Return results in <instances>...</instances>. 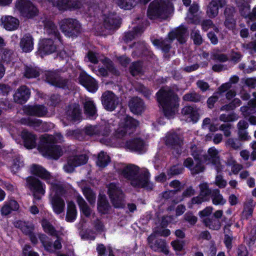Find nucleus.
<instances>
[{
    "label": "nucleus",
    "instance_id": "nucleus-52",
    "mask_svg": "<svg viewBox=\"0 0 256 256\" xmlns=\"http://www.w3.org/2000/svg\"><path fill=\"white\" fill-rule=\"evenodd\" d=\"M70 0H48L53 6L57 7L59 10L66 9Z\"/></svg>",
    "mask_w": 256,
    "mask_h": 256
},
{
    "label": "nucleus",
    "instance_id": "nucleus-56",
    "mask_svg": "<svg viewBox=\"0 0 256 256\" xmlns=\"http://www.w3.org/2000/svg\"><path fill=\"white\" fill-rule=\"evenodd\" d=\"M238 118V116L235 113H232L229 114H222L219 117L220 121L224 122H234Z\"/></svg>",
    "mask_w": 256,
    "mask_h": 256
},
{
    "label": "nucleus",
    "instance_id": "nucleus-43",
    "mask_svg": "<svg viewBox=\"0 0 256 256\" xmlns=\"http://www.w3.org/2000/svg\"><path fill=\"white\" fill-rule=\"evenodd\" d=\"M203 223L206 226L214 230H218L220 228L221 224L219 220L214 218H206L203 220Z\"/></svg>",
    "mask_w": 256,
    "mask_h": 256
},
{
    "label": "nucleus",
    "instance_id": "nucleus-48",
    "mask_svg": "<svg viewBox=\"0 0 256 256\" xmlns=\"http://www.w3.org/2000/svg\"><path fill=\"white\" fill-rule=\"evenodd\" d=\"M110 162V158L104 152H101L98 155L96 161L97 165L101 168L106 167Z\"/></svg>",
    "mask_w": 256,
    "mask_h": 256
},
{
    "label": "nucleus",
    "instance_id": "nucleus-10",
    "mask_svg": "<svg viewBox=\"0 0 256 256\" xmlns=\"http://www.w3.org/2000/svg\"><path fill=\"white\" fill-rule=\"evenodd\" d=\"M45 77L46 81L52 86L64 89L69 88V80L62 77L56 71L46 72Z\"/></svg>",
    "mask_w": 256,
    "mask_h": 256
},
{
    "label": "nucleus",
    "instance_id": "nucleus-55",
    "mask_svg": "<svg viewBox=\"0 0 256 256\" xmlns=\"http://www.w3.org/2000/svg\"><path fill=\"white\" fill-rule=\"evenodd\" d=\"M184 170V168L181 165H174L170 167L168 170L167 174L168 176H172L178 175L181 174Z\"/></svg>",
    "mask_w": 256,
    "mask_h": 256
},
{
    "label": "nucleus",
    "instance_id": "nucleus-33",
    "mask_svg": "<svg viewBox=\"0 0 256 256\" xmlns=\"http://www.w3.org/2000/svg\"><path fill=\"white\" fill-rule=\"evenodd\" d=\"M120 124L128 131V134H130L136 130L138 122L132 117L126 116L122 120Z\"/></svg>",
    "mask_w": 256,
    "mask_h": 256
},
{
    "label": "nucleus",
    "instance_id": "nucleus-59",
    "mask_svg": "<svg viewBox=\"0 0 256 256\" xmlns=\"http://www.w3.org/2000/svg\"><path fill=\"white\" fill-rule=\"evenodd\" d=\"M13 52L12 50L4 48L2 51V58L4 62H9L12 60Z\"/></svg>",
    "mask_w": 256,
    "mask_h": 256
},
{
    "label": "nucleus",
    "instance_id": "nucleus-45",
    "mask_svg": "<svg viewBox=\"0 0 256 256\" xmlns=\"http://www.w3.org/2000/svg\"><path fill=\"white\" fill-rule=\"evenodd\" d=\"M40 72L36 67L31 66H26L24 67V76L28 78H34L38 76Z\"/></svg>",
    "mask_w": 256,
    "mask_h": 256
},
{
    "label": "nucleus",
    "instance_id": "nucleus-47",
    "mask_svg": "<svg viewBox=\"0 0 256 256\" xmlns=\"http://www.w3.org/2000/svg\"><path fill=\"white\" fill-rule=\"evenodd\" d=\"M42 225L44 232L52 236H56L57 238V232L54 226L46 219H43L42 221Z\"/></svg>",
    "mask_w": 256,
    "mask_h": 256
},
{
    "label": "nucleus",
    "instance_id": "nucleus-28",
    "mask_svg": "<svg viewBox=\"0 0 256 256\" xmlns=\"http://www.w3.org/2000/svg\"><path fill=\"white\" fill-rule=\"evenodd\" d=\"M145 144L144 141L140 138H136L128 140L126 142V148L136 152H142L144 150Z\"/></svg>",
    "mask_w": 256,
    "mask_h": 256
},
{
    "label": "nucleus",
    "instance_id": "nucleus-54",
    "mask_svg": "<svg viewBox=\"0 0 256 256\" xmlns=\"http://www.w3.org/2000/svg\"><path fill=\"white\" fill-rule=\"evenodd\" d=\"M104 64L107 70L112 74L118 76L119 72L116 69L112 60L108 58H105L104 60Z\"/></svg>",
    "mask_w": 256,
    "mask_h": 256
},
{
    "label": "nucleus",
    "instance_id": "nucleus-44",
    "mask_svg": "<svg viewBox=\"0 0 256 256\" xmlns=\"http://www.w3.org/2000/svg\"><path fill=\"white\" fill-rule=\"evenodd\" d=\"M210 198L212 204L214 205H224L226 202V200L220 194V191L218 189H214V192Z\"/></svg>",
    "mask_w": 256,
    "mask_h": 256
},
{
    "label": "nucleus",
    "instance_id": "nucleus-53",
    "mask_svg": "<svg viewBox=\"0 0 256 256\" xmlns=\"http://www.w3.org/2000/svg\"><path fill=\"white\" fill-rule=\"evenodd\" d=\"M70 158L72 160L76 166H78L82 164H85L88 161V157L84 154L80 156H71Z\"/></svg>",
    "mask_w": 256,
    "mask_h": 256
},
{
    "label": "nucleus",
    "instance_id": "nucleus-16",
    "mask_svg": "<svg viewBox=\"0 0 256 256\" xmlns=\"http://www.w3.org/2000/svg\"><path fill=\"white\" fill-rule=\"evenodd\" d=\"M38 238L42 243L44 250L50 253H55L56 250H60L62 245L58 237L52 244L50 241L48 237L44 234H39Z\"/></svg>",
    "mask_w": 256,
    "mask_h": 256
},
{
    "label": "nucleus",
    "instance_id": "nucleus-15",
    "mask_svg": "<svg viewBox=\"0 0 256 256\" xmlns=\"http://www.w3.org/2000/svg\"><path fill=\"white\" fill-rule=\"evenodd\" d=\"M148 242L150 248L154 252H162L166 255L168 254L169 250L166 240L156 239L154 234H151L148 238Z\"/></svg>",
    "mask_w": 256,
    "mask_h": 256
},
{
    "label": "nucleus",
    "instance_id": "nucleus-9",
    "mask_svg": "<svg viewBox=\"0 0 256 256\" xmlns=\"http://www.w3.org/2000/svg\"><path fill=\"white\" fill-rule=\"evenodd\" d=\"M15 7L24 16L31 18L38 12L37 8L30 0H17Z\"/></svg>",
    "mask_w": 256,
    "mask_h": 256
},
{
    "label": "nucleus",
    "instance_id": "nucleus-62",
    "mask_svg": "<svg viewBox=\"0 0 256 256\" xmlns=\"http://www.w3.org/2000/svg\"><path fill=\"white\" fill-rule=\"evenodd\" d=\"M134 46H135L136 50V52L138 54H146V52L147 50V48L145 44L143 42H138L134 44Z\"/></svg>",
    "mask_w": 256,
    "mask_h": 256
},
{
    "label": "nucleus",
    "instance_id": "nucleus-23",
    "mask_svg": "<svg viewBox=\"0 0 256 256\" xmlns=\"http://www.w3.org/2000/svg\"><path fill=\"white\" fill-rule=\"evenodd\" d=\"M30 95L29 88L26 86H22L16 90L14 95V100L15 102L22 104L27 101Z\"/></svg>",
    "mask_w": 256,
    "mask_h": 256
},
{
    "label": "nucleus",
    "instance_id": "nucleus-4",
    "mask_svg": "<svg viewBox=\"0 0 256 256\" xmlns=\"http://www.w3.org/2000/svg\"><path fill=\"white\" fill-rule=\"evenodd\" d=\"M187 29L181 26L169 33L168 38L164 40H155L153 41L154 46H158L164 52H168L170 48V44L175 38L180 43H184L186 41Z\"/></svg>",
    "mask_w": 256,
    "mask_h": 256
},
{
    "label": "nucleus",
    "instance_id": "nucleus-36",
    "mask_svg": "<svg viewBox=\"0 0 256 256\" xmlns=\"http://www.w3.org/2000/svg\"><path fill=\"white\" fill-rule=\"evenodd\" d=\"M44 24L46 32L48 34L52 35L60 41H61L60 34L56 26L52 21L49 20H44Z\"/></svg>",
    "mask_w": 256,
    "mask_h": 256
},
{
    "label": "nucleus",
    "instance_id": "nucleus-60",
    "mask_svg": "<svg viewBox=\"0 0 256 256\" xmlns=\"http://www.w3.org/2000/svg\"><path fill=\"white\" fill-rule=\"evenodd\" d=\"M142 70V66L139 62H134L132 64L130 68V74L135 76L139 74Z\"/></svg>",
    "mask_w": 256,
    "mask_h": 256
},
{
    "label": "nucleus",
    "instance_id": "nucleus-51",
    "mask_svg": "<svg viewBox=\"0 0 256 256\" xmlns=\"http://www.w3.org/2000/svg\"><path fill=\"white\" fill-rule=\"evenodd\" d=\"M115 2L120 8L130 10L134 6L136 0H115Z\"/></svg>",
    "mask_w": 256,
    "mask_h": 256
},
{
    "label": "nucleus",
    "instance_id": "nucleus-18",
    "mask_svg": "<svg viewBox=\"0 0 256 256\" xmlns=\"http://www.w3.org/2000/svg\"><path fill=\"white\" fill-rule=\"evenodd\" d=\"M78 79L80 83L89 92H95L98 90V85L96 80L85 72H81Z\"/></svg>",
    "mask_w": 256,
    "mask_h": 256
},
{
    "label": "nucleus",
    "instance_id": "nucleus-8",
    "mask_svg": "<svg viewBox=\"0 0 256 256\" xmlns=\"http://www.w3.org/2000/svg\"><path fill=\"white\" fill-rule=\"evenodd\" d=\"M52 188L56 194L51 198V204L54 212L56 214H60L64 210L65 202L64 200L58 195L64 193V189L62 186L56 184H52Z\"/></svg>",
    "mask_w": 256,
    "mask_h": 256
},
{
    "label": "nucleus",
    "instance_id": "nucleus-37",
    "mask_svg": "<svg viewBox=\"0 0 256 256\" xmlns=\"http://www.w3.org/2000/svg\"><path fill=\"white\" fill-rule=\"evenodd\" d=\"M14 225L16 228L20 229L26 235L30 234L31 232H34V225L28 222L18 220L14 223Z\"/></svg>",
    "mask_w": 256,
    "mask_h": 256
},
{
    "label": "nucleus",
    "instance_id": "nucleus-29",
    "mask_svg": "<svg viewBox=\"0 0 256 256\" xmlns=\"http://www.w3.org/2000/svg\"><path fill=\"white\" fill-rule=\"evenodd\" d=\"M33 40L32 35L30 34H26L22 36L20 42V46L23 52H29L33 50Z\"/></svg>",
    "mask_w": 256,
    "mask_h": 256
},
{
    "label": "nucleus",
    "instance_id": "nucleus-19",
    "mask_svg": "<svg viewBox=\"0 0 256 256\" xmlns=\"http://www.w3.org/2000/svg\"><path fill=\"white\" fill-rule=\"evenodd\" d=\"M66 118L70 121L76 122L82 118V110L78 104L72 103L68 104L66 108Z\"/></svg>",
    "mask_w": 256,
    "mask_h": 256
},
{
    "label": "nucleus",
    "instance_id": "nucleus-41",
    "mask_svg": "<svg viewBox=\"0 0 256 256\" xmlns=\"http://www.w3.org/2000/svg\"><path fill=\"white\" fill-rule=\"evenodd\" d=\"M144 30L142 26H138L134 28L133 30L132 31H130L125 33V35L124 38V40L128 42L129 41H131L134 38H136V36H138Z\"/></svg>",
    "mask_w": 256,
    "mask_h": 256
},
{
    "label": "nucleus",
    "instance_id": "nucleus-7",
    "mask_svg": "<svg viewBox=\"0 0 256 256\" xmlns=\"http://www.w3.org/2000/svg\"><path fill=\"white\" fill-rule=\"evenodd\" d=\"M108 194L113 206L116 208L124 206V196L120 188L115 183L112 182L108 186Z\"/></svg>",
    "mask_w": 256,
    "mask_h": 256
},
{
    "label": "nucleus",
    "instance_id": "nucleus-58",
    "mask_svg": "<svg viewBox=\"0 0 256 256\" xmlns=\"http://www.w3.org/2000/svg\"><path fill=\"white\" fill-rule=\"evenodd\" d=\"M164 228L162 227H158L156 228L152 234H154L155 237H156V236H168L170 234V230L168 229Z\"/></svg>",
    "mask_w": 256,
    "mask_h": 256
},
{
    "label": "nucleus",
    "instance_id": "nucleus-17",
    "mask_svg": "<svg viewBox=\"0 0 256 256\" xmlns=\"http://www.w3.org/2000/svg\"><path fill=\"white\" fill-rule=\"evenodd\" d=\"M56 46L51 38H44L39 42L38 53L41 56L50 54L56 50Z\"/></svg>",
    "mask_w": 256,
    "mask_h": 256
},
{
    "label": "nucleus",
    "instance_id": "nucleus-20",
    "mask_svg": "<svg viewBox=\"0 0 256 256\" xmlns=\"http://www.w3.org/2000/svg\"><path fill=\"white\" fill-rule=\"evenodd\" d=\"M83 130L88 136H107L110 133L109 128L104 126L89 125L86 126Z\"/></svg>",
    "mask_w": 256,
    "mask_h": 256
},
{
    "label": "nucleus",
    "instance_id": "nucleus-31",
    "mask_svg": "<svg viewBox=\"0 0 256 256\" xmlns=\"http://www.w3.org/2000/svg\"><path fill=\"white\" fill-rule=\"evenodd\" d=\"M82 104L84 106V113L88 116H94L96 114V106L93 100L89 98L82 100Z\"/></svg>",
    "mask_w": 256,
    "mask_h": 256
},
{
    "label": "nucleus",
    "instance_id": "nucleus-2",
    "mask_svg": "<svg viewBox=\"0 0 256 256\" xmlns=\"http://www.w3.org/2000/svg\"><path fill=\"white\" fill-rule=\"evenodd\" d=\"M62 141L63 137L60 134L54 136L46 134L40 137L38 149L44 156L57 160L62 156V150L55 144Z\"/></svg>",
    "mask_w": 256,
    "mask_h": 256
},
{
    "label": "nucleus",
    "instance_id": "nucleus-46",
    "mask_svg": "<svg viewBox=\"0 0 256 256\" xmlns=\"http://www.w3.org/2000/svg\"><path fill=\"white\" fill-rule=\"evenodd\" d=\"M226 146L234 150H238L241 148L242 144L238 138H230L226 142Z\"/></svg>",
    "mask_w": 256,
    "mask_h": 256
},
{
    "label": "nucleus",
    "instance_id": "nucleus-61",
    "mask_svg": "<svg viewBox=\"0 0 256 256\" xmlns=\"http://www.w3.org/2000/svg\"><path fill=\"white\" fill-rule=\"evenodd\" d=\"M232 128V124L226 123L221 124L218 128L219 130L223 132L224 136L226 137H229L231 136L232 132L230 130Z\"/></svg>",
    "mask_w": 256,
    "mask_h": 256
},
{
    "label": "nucleus",
    "instance_id": "nucleus-6",
    "mask_svg": "<svg viewBox=\"0 0 256 256\" xmlns=\"http://www.w3.org/2000/svg\"><path fill=\"white\" fill-rule=\"evenodd\" d=\"M168 4L164 0H154L149 5L148 16L150 19L165 18L167 15Z\"/></svg>",
    "mask_w": 256,
    "mask_h": 256
},
{
    "label": "nucleus",
    "instance_id": "nucleus-39",
    "mask_svg": "<svg viewBox=\"0 0 256 256\" xmlns=\"http://www.w3.org/2000/svg\"><path fill=\"white\" fill-rule=\"evenodd\" d=\"M110 206L105 196H100L98 202V209L102 214L108 212Z\"/></svg>",
    "mask_w": 256,
    "mask_h": 256
},
{
    "label": "nucleus",
    "instance_id": "nucleus-11",
    "mask_svg": "<svg viewBox=\"0 0 256 256\" xmlns=\"http://www.w3.org/2000/svg\"><path fill=\"white\" fill-rule=\"evenodd\" d=\"M26 186L34 193L36 199L40 200L41 196L45 192L44 184L38 178L34 176H28L26 178Z\"/></svg>",
    "mask_w": 256,
    "mask_h": 256
},
{
    "label": "nucleus",
    "instance_id": "nucleus-14",
    "mask_svg": "<svg viewBox=\"0 0 256 256\" xmlns=\"http://www.w3.org/2000/svg\"><path fill=\"white\" fill-rule=\"evenodd\" d=\"M200 194L197 196L192 199V204H201L204 202H208L210 199L214 190L210 188L206 182H202L199 185Z\"/></svg>",
    "mask_w": 256,
    "mask_h": 256
},
{
    "label": "nucleus",
    "instance_id": "nucleus-1",
    "mask_svg": "<svg viewBox=\"0 0 256 256\" xmlns=\"http://www.w3.org/2000/svg\"><path fill=\"white\" fill-rule=\"evenodd\" d=\"M118 172L124 178L130 181L134 187L145 188L152 190L153 184L149 180L150 174L146 168H140L134 164H130L119 170Z\"/></svg>",
    "mask_w": 256,
    "mask_h": 256
},
{
    "label": "nucleus",
    "instance_id": "nucleus-49",
    "mask_svg": "<svg viewBox=\"0 0 256 256\" xmlns=\"http://www.w3.org/2000/svg\"><path fill=\"white\" fill-rule=\"evenodd\" d=\"M202 98V96L195 92L187 93L185 94L182 97L184 100L194 102H200Z\"/></svg>",
    "mask_w": 256,
    "mask_h": 256
},
{
    "label": "nucleus",
    "instance_id": "nucleus-38",
    "mask_svg": "<svg viewBox=\"0 0 256 256\" xmlns=\"http://www.w3.org/2000/svg\"><path fill=\"white\" fill-rule=\"evenodd\" d=\"M77 212L75 204L72 202H70L68 204L66 220L68 222H72L76 218Z\"/></svg>",
    "mask_w": 256,
    "mask_h": 256
},
{
    "label": "nucleus",
    "instance_id": "nucleus-64",
    "mask_svg": "<svg viewBox=\"0 0 256 256\" xmlns=\"http://www.w3.org/2000/svg\"><path fill=\"white\" fill-rule=\"evenodd\" d=\"M184 220L191 225H194L198 221V218L191 212H188L184 215Z\"/></svg>",
    "mask_w": 256,
    "mask_h": 256
},
{
    "label": "nucleus",
    "instance_id": "nucleus-25",
    "mask_svg": "<svg viewBox=\"0 0 256 256\" xmlns=\"http://www.w3.org/2000/svg\"><path fill=\"white\" fill-rule=\"evenodd\" d=\"M25 112L30 116L42 117L48 112V110L43 105L28 106L25 108Z\"/></svg>",
    "mask_w": 256,
    "mask_h": 256
},
{
    "label": "nucleus",
    "instance_id": "nucleus-21",
    "mask_svg": "<svg viewBox=\"0 0 256 256\" xmlns=\"http://www.w3.org/2000/svg\"><path fill=\"white\" fill-rule=\"evenodd\" d=\"M104 26L108 30H114L118 28L120 24V20L116 14L110 13L104 14Z\"/></svg>",
    "mask_w": 256,
    "mask_h": 256
},
{
    "label": "nucleus",
    "instance_id": "nucleus-26",
    "mask_svg": "<svg viewBox=\"0 0 256 256\" xmlns=\"http://www.w3.org/2000/svg\"><path fill=\"white\" fill-rule=\"evenodd\" d=\"M128 106L134 114H140L144 109V102L140 98L134 96L128 102Z\"/></svg>",
    "mask_w": 256,
    "mask_h": 256
},
{
    "label": "nucleus",
    "instance_id": "nucleus-42",
    "mask_svg": "<svg viewBox=\"0 0 256 256\" xmlns=\"http://www.w3.org/2000/svg\"><path fill=\"white\" fill-rule=\"evenodd\" d=\"M18 208V204L14 200H10L8 204H4L1 209L2 215L6 216L10 214L12 210H16Z\"/></svg>",
    "mask_w": 256,
    "mask_h": 256
},
{
    "label": "nucleus",
    "instance_id": "nucleus-34",
    "mask_svg": "<svg viewBox=\"0 0 256 256\" xmlns=\"http://www.w3.org/2000/svg\"><path fill=\"white\" fill-rule=\"evenodd\" d=\"M22 138L24 140V146L26 148L32 149L36 146V137L33 134L24 130L22 133Z\"/></svg>",
    "mask_w": 256,
    "mask_h": 256
},
{
    "label": "nucleus",
    "instance_id": "nucleus-27",
    "mask_svg": "<svg viewBox=\"0 0 256 256\" xmlns=\"http://www.w3.org/2000/svg\"><path fill=\"white\" fill-rule=\"evenodd\" d=\"M1 21L4 28L8 30H16L20 24L18 19L10 16L2 17Z\"/></svg>",
    "mask_w": 256,
    "mask_h": 256
},
{
    "label": "nucleus",
    "instance_id": "nucleus-63",
    "mask_svg": "<svg viewBox=\"0 0 256 256\" xmlns=\"http://www.w3.org/2000/svg\"><path fill=\"white\" fill-rule=\"evenodd\" d=\"M72 160L70 156L67 160V162L64 166V171L68 173L72 172L74 171V168L76 167Z\"/></svg>",
    "mask_w": 256,
    "mask_h": 256
},
{
    "label": "nucleus",
    "instance_id": "nucleus-22",
    "mask_svg": "<svg viewBox=\"0 0 256 256\" xmlns=\"http://www.w3.org/2000/svg\"><path fill=\"white\" fill-rule=\"evenodd\" d=\"M226 0H212L206 8V14L210 18L216 17L218 14L220 8H222L226 5Z\"/></svg>",
    "mask_w": 256,
    "mask_h": 256
},
{
    "label": "nucleus",
    "instance_id": "nucleus-57",
    "mask_svg": "<svg viewBox=\"0 0 256 256\" xmlns=\"http://www.w3.org/2000/svg\"><path fill=\"white\" fill-rule=\"evenodd\" d=\"M191 38L195 44L200 46L202 43V38L198 30H193L191 33Z\"/></svg>",
    "mask_w": 256,
    "mask_h": 256
},
{
    "label": "nucleus",
    "instance_id": "nucleus-32",
    "mask_svg": "<svg viewBox=\"0 0 256 256\" xmlns=\"http://www.w3.org/2000/svg\"><path fill=\"white\" fill-rule=\"evenodd\" d=\"M208 160L210 162L214 165L215 169L218 172L222 170V166L220 164L218 152L217 150L212 147L209 148L208 150Z\"/></svg>",
    "mask_w": 256,
    "mask_h": 256
},
{
    "label": "nucleus",
    "instance_id": "nucleus-35",
    "mask_svg": "<svg viewBox=\"0 0 256 256\" xmlns=\"http://www.w3.org/2000/svg\"><path fill=\"white\" fill-rule=\"evenodd\" d=\"M182 114L187 116L188 122H196L199 118V114L198 110L191 106H186L182 110Z\"/></svg>",
    "mask_w": 256,
    "mask_h": 256
},
{
    "label": "nucleus",
    "instance_id": "nucleus-3",
    "mask_svg": "<svg viewBox=\"0 0 256 256\" xmlns=\"http://www.w3.org/2000/svg\"><path fill=\"white\" fill-rule=\"evenodd\" d=\"M157 102L162 108L164 114L168 118L172 117L178 106V98L170 88H161L156 93Z\"/></svg>",
    "mask_w": 256,
    "mask_h": 256
},
{
    "label": "nucleus",
    "instance_id": "nucleus-24",
    "mask_svg": "<svg viewBox=\"0 0 256 256\" xmlns=\"http://www.w3.org/2000/svg\"><path fill=\"white\" fill-rule=\"evenodd\" d=\"M192 158H186L184 162V166L188 168L192 174H196L200 172H203L205 168L200 160H195V165L194 167H192Z\"/></svg>",
    "mask_w": 256,
    "mask_h": 256
},
{
    "label": "nucleus",
    "instance_id": "nucleus-5",
    "mask_svg": "<svg viewBox=\"0 0 256 256\" xmlns=\"http://www.w3.org/2000/svg\"><path fill=\"white\" fill-rule=\"evenodd\" d=\"M59 26L64 34L69 38L77 36L82 30L80 23L75 18H64L60 21Z\"/></svg>",
    "mask_w": 256,
    "mask_h": 256
},
{
    "label": "nucleus",
    "instance_id": "nucleus-40",
    "mask_svg": "<svg viewBox=\"0 0 256 256\" xmlns=\"http://www.w3.org/2000/svg\"><path fill=\"white\" fill-rule=\"evenodd\" d=\"M76 201L82 214L86 217H89L92 214V210L84 200L82 196H78L76 197Z\"/></svg>",
    "mask_w": 256,
    "mask_h": 256
},
{
    "label": "nucleus",
    "instance_id": "nucleus-12",
    "mask_svg": "<svg viewBox=\"0 0 256 256\" xmlns=\"http://www.w3.org/2000/svg\"><path fill=\"white\" fill-rule=\"evenodd\" d=\"M166 144L173 150V154H180L182 150L183 138L176 133L168 134L166 136Z\"/></svg>",
    "mask_w": 256,
    "mask_h": 256
},
{
    "label": "nucleus",
    "instance_id": "nucleus-30",
    "mask_svg": "<svg viewBox=\"0 0 256 256\" xmlns=\"http://www.w3.org/2000/svg\"><path fill=\"white\" fill-rule=\"evenodd\" d=\"M32 174L45 180H50L51 178L50 173L42 166L33 164L30 168Z\"/></svg>",
    "mask_w": 256,
    "mask_h": 256
},
{
    "label": "nucleus",
    "instance_id": "nucleus-50",
    "mask_svg": "<svg viewBox=\"0 0 256 256\" xmlns=\"http://www.w3.org/2000/svg\"><path fill=\"white\" fill-rule=\"evenodd\" d=\"M82 192L90 204H94L96 202V194L92 190L88 187L82 189Z\"/></svg>",
    "mask_w": 256,
    "mask_h": 256
},
{
    "label": "nucleus",
    "instance_id": "nucleus-13",
    "mask_svg": "<svg viewBox=\"0 0 256 256\" xmlns=\"http://www.w3.org/2000/svg\"><path fill=\"white\" fill-rule=\"evenodd\" d=\"M101 101L104 108L108 111L114 110L119 104L118 98L110 90H106L102 94Z\"/></svg>",
    "mask_w": 256,
    "mask_h": 256
}]
</instances>
